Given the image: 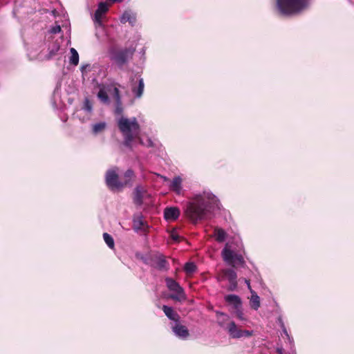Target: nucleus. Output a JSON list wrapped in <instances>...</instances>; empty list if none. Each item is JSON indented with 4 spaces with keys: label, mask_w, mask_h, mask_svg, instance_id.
I'll return each mask as SVG.
<instances>
[{
    "label": "nucleus",
    "mask_w": 354,
    "mask_h": 354,
    "mask_svg": "<svg viewBox=\"0 0 354 354\" xmlns=\"http://www.w3.org/2000/svg\"><path fill=\"white\" fill-rule=\"evenodd\" d=\"M216 209H219V201L209 191L193 195L185 207L186 216L193 223L209 218Z\"/></svg>",
    "instance_id": "nucleus-1"
},
{
    "label": "nucleus",
    "mask_w": 354,
    "mask_h": 354,
    "mask_svg": "<svg viewBox=\"0 0 354 354\" xmlns=\"http://www.w3.org/2000/svg\"><path fill=\"white\" fill-rule=\"evenodd\" d=\"M118 126L124 137V145L131 147L132 142L138 138L140 125L136 118H127L121 116L118 119Z\"/></svg>",
    "instance_id": "nucleus-2"
},
{
    "label": "nucleus",
    "mask_w": 354,
    "mask_h": 354,
    "mask_svg": "<svg viewBox=\"0 0 354 354\" xmlns=\"http://www.w3.org/2000/svg\"><path fill=\"white\" fill-rule=\"evenodd\" d=\"M310 0H277L279 11L284 15L297 14L306 9Z\"/></svg>",
    "instance_id": "nucleus-3"
},
{
    "label": "nucleus",
    "mask_w": 354,
    "mask_h": 354,
    "mask_svg": "<svg viewBox=\"0 0 354 354\" xmlns=\"http://www.w3.org/2000/svg\"><path fill=\"white\" fill-rule=\"evenodd\" d=\"M106 184L112 191H119L128 185V181L120 180L118 176V168L114 167L106 171Z\"/></svg>",
    "instance_id": "nucleus-4"
},
{
    "label": "nucleus",
    "mask_w": 354,
    "mask_h": 354,
    "mask_svg": "<svg viewBox=\"0 0 354 354\" xmlns=\"http://www.w3.org/2000/svg\"><path fill=\"white\" fill-rule=\"evenodd\" d=\"M221 255L224 261L233 267L236 266H243L245 263L242 255L232 250L228 243H227L223 249Z\"/></svg>",
    "instance_id": "nucleus-5"
},
{
    "label": "nucleus",
    "mask_w": 354,
    "mask_h": 354,
    "mask_svg": "<svg viewBox=\"0 0 354 354\" xmlns=\"http://www.w3.org/2000/svg\"><path fill=\"white\" fill-rule=\"evenodd\" d=\"M165 281L168 289L174 292L170 296L172 299L181 301L186 299L184 290L178 283L171 278H166Z\"/></svg>",
    "instance_id": "nucleus-6"
},
{
    "label": "nucleus",
    "mask_w": 354,
    "mask_h": 354,
    "mask_svg": "<svg viewBox=\"0 0 354 354\" xmlns=\"http://www.w3.org/2000/svg\"><path fill=\"white\" fill-rule=\"evenodd\" d=\"M109 5V4L107 2H101L98 5V8L94 15L93 20L95 23L99 26L102 25V19L106 12L108 11Z\"/></svg>",
    "instance_id": "nucleus-7"
},
{
    "label": "nucleus",
    "mask_w": 354,
    "mask_h": 354,
    "mask_svg": "<svg viewBox=\"0 0 354 354\" xmlns=\"http://www.w3.org/2000/svg\"><path fill=\"white\" fill-rule=\"evenodd\" d=\"M132 55V52L129 50H124L117 52L112 57L115 63L119 66H122L128 60L129 57Z\"/></svg>",
    "instance_id": "nucleus-8"
},
{
    "label": "nucleus",
    "mask_w": 354,
    "mask_h": 354,
    "mask_svg": "<svg viewBox=\"0 0 354 354\" xmlns=\"http://www.w3.org/2000/svg\"><path fill=\"white\" fill-rule=\"evenodd\" d=\"M169 182V187L171 191L175 192L177 195L183 194V179L180 176H175Z\"/></svg>",
    "instance_id": "nucleus-9"
},
{
    "label": "nucleus",
    "mask_w": 354,
    "mask_h": 354,
    "mask_svg": "<svg viewBox=\"0 0 354 354\" xmlns=\"http://www.w3.org/2000/svg\"><path fill=\"white\" fill-rule=\"evenodd\" d=\"M174 334L181 339H186L189 336V331L186 326L180 324L178 322L172 327Z\"/></svg>",
    "instance_id": "nucleus-10"
},
{
    "label": "nucleus",
    "mask_w": 354,
    "mask_h": 354,
    "mask_svg": "<svg viewBox=\"0 0 354 354\" xmlns=\"http://www.w3.org/2000/svg\"><path fill=\"white\" fill-rule=\"evenodd\" d=\"M154 266L160 270H167L169 269V263L165 257L162 254H158L153 259Z\"/></svg>",
    "instance_id": "nucleus-11"
},
{
    "label": "nucleus",
    "mask_w": 354,
    "mask_h": 354,
    "mask_svg": "<svg viewBox=\"0 0 354 354\" xmlns=\"http://www.w3.org/2000/svg\"><path fill=\"white\" fill-rule=\"evenodd\" d=\"M120 22L126 24L129 22L131 26H134L136 22V15L131 10H126L120 17Z\"/></svg>",
    "instance_id": "nucleus-12"
},
{
    "label": "nucleus",
    "mask_w": 354,
    "mask_h": 354,
    "mask_svg": "<svg viewBox=\"0 0 354 354\" xmlns=\"http://www.w3.org/2000/svg\"><path fill=\"white\" fill-rule=\"evenodd\" d=\"M225 329L227 330L231 337L236 339L240 338L241 329L238 328L234 322H229Z\"/></svg>",
    "instance_id": "nucleus-13"
},
{
    "label": "nucleus",
    "mask_w": 354,
    "mask_h": 354,
    "mask_svg": "<svg viewBox=\"0 0 354 354\" xmlns=\"http://www.w3.org/2000/svg\"><path fill=\"white\" fill-rule=\"evenodd\" d=\"M180 210L178 207H167L165 209L164 216L166 220L174 221L178 218Z\"/></svg>",
    "instance_id": "nucleus-14"
},
{
    "label": "nucleus",
    "mask_w": 354,
    "mask_h": 354,
    "mask_svg": "<svg viewBox=\"0 0 354 354\" xmlns=\"http://www.w3.org/2000/svg\"><path fill=\"white\" fill-rule=\"evenodd\" d=\"M227 303L231 305L234 310L242 306V302L240 297L236 295H228L225 297Z\"/></svg>",
    "instance_id": "nucleus-15"
},
{
    "label": "nucleus",
    "mask_w": 354,
    "mask_h": 354,
    "mask_svg": "<svg viewBox=\"0 0 354 354\" xmlns=\"http://www.w3.org/2000/svg\"><path fill=\"white\" fill-rule=\"evenodd\" d=\"M111 91L113 92V88L111 86H103L100 88L97 93V97L103 103H108L109 101L108 93H111Z\"/></svg>",
    "instance_id": "nucleus-16"
},
{
    "label": "nucleus",
    "mask_w": 354,
    "mask_h": 354,
    "mask_svg": "<svg viewBox=\"0 0 354 354\" xmlns=\"http://www.w3.org/2000/svg\"><path fill=\"white\" fill-rule=\"evenodd\" d=\"M113 97L116 101V107L115 109V113L116 115H121L123 111V108L122 106L121 99L120 96L119 90L117 87H113Z\"/></svg>",
    "instance_id": "nucleus-17"
},
{
    "label": "nucleus",
    "mask_w": 354,
    "mask_h": 354,
    "mask_svg": "<svg viewBox=\"0 0 354 354\" xmlns=\"http://www.w3.org/2000/svg\"><path fill=\"white\" fill-rule=\"evenodd\" d=\"M145 189L142 187H137L134 191V203L137 205H141L142 203V199L145 195Z\"/></svg>",
    "instance_id": "nucleus-18"
},
{
    "label": "nucleus",
    "mask_w": 354,
    "mask_h": 354,
    "mask_svg": "<svg viewBox=\"0 0 354 354\" xmlns=\"http://www.w3.org/2000/svg\"><path fill=\"white\" fill-rule=\"evenodd\" d=\"M162 310L166 315V316L171 320H174L176 322H178L179 320V316L177 313H176L173 308L169 307L167 306L164 305L162 306Z\"/></svg>",
    "instance_id": "nucleus-19"
},
{
    "label": "nucleus",
    "mask_w": 354,
    "mask_h": 354,
    "mask_svg": "<svg viewBox=\"0 0 354 354\" xmlns=\"http://www.w3.org/2000/svg\"><path fill=\"white\" fill-rule=\"evenodd\" d=\"M216 319H217V322L218 324V325L224 328H225V327L227 326V322H229V316L223 313H221V312H219V311H216Z\"/></svg>",
    "instance_id": "nucleus-20"
},
{
    "label": "nucleus",
    "mask_w": 354,
    "mask_h": 354,
    "mask_svg": "<svg viewBox=\"0 0 354 354\" xmlns=\"http://www.w3.org/2000/svg\"><path fill=\"white\" fill-rule=\"evenodd\" d=\"M251 297L250 304L252 308L257 310L260 307V298L257 292L252 289H250Z\"/></svg>",
    "instance_id": "nucleus-21"
},
{
    "label": "nucleus",
    "mask_w": 354,
    "mask_h": 354,
    "mask_svg": "<svg viewBox=\"0 0 354 354\" xmlns=\"http://www.w3.org/2000/svg\"><path fill=\"white\" fill-rule=\"evenodd\" d=\"M214 236L217 241L223 242L226 238V233L223 230L217 227L214 230Z\"/></svg>",
    "instance_id": "nucleus-22"
},
{
    "label": "nucleus",
    "mask_w": 354,
    "mask_h": 354,
    "mask_svg": "<svg viewBox=\"0 0 354 354\" xmlns=\"http://www.w3.org/2000/svg\"><path fill=\"white\" fill-rule=\"evenodd\" d=\"M144 81L142 78H140L138 86L137 88H133L132 91L136 95V97H140L144 91Z\"/></svg>",
    "instance_id": "nucleus-23"
},
{
    "label": "nucleus",
    "mask_w": 354,
    "mask_h": 354,
    "mask_svg": "<svg viewBox=\"0 0 354 354\" xmlns=\"http://www.w3.org/2000/svg\"><path fill=\"white\" fill-rule=\"evenodd\" d=\"M70 52H71V57L69 58V62L72 65L77 66L78 64V63H79V55H78V53L73 48H71L70 49Z\"/></svg>",
    "instance_id": "nucleus-24"
},
{
    "label": "nucleus",
    "mask_w": 354,
    "mask_h": 354,
    "mask_svg": "<svg viewBox=\"0 0 354 354\" xmlns=\"http://www.w3.org/2000/svg\"><path fill=\"white\" fill-rule=\"evenodd\" d=\"M145 225L143 218L142 216H137L133 218V227L136 230H139L142 228Z\"/></svg>",
    "instance_id": "nucleus-25"
},
{
    "label": "nucleus",
    "mask_w": 354,
    "mask_h": 354,
    "mask_svg": "<svg viewBox=\"0 0 354 354\" xmlns=\"http://www.w3.org/2000/svg\"><path fill=\"white\" fill-rule=\"evenodd\" d=\"M223 274L227 278L229 281H234L236 280V273L232 269H226L223 270Z\"/></svg>",
    "instance_id": "nucleus-26"
},
{
    "label": "nucleus",
    "mask_w": 354,
    "mask_h": 354,
    "mask_svg": "<svg viewBox=\"0 0 354 354\" xmlns=\"http://www.w3.org/2000/svg\"><path fill=\"white\" fill-rule=\"evenodd\" d=\"M106 127V124L104 122L96 123L93 125V128H92L93 132L95 134L100 133L105 129Z\"/></svg>",
    "instance_id": "nucleus-27"
},
{
    "label": "nucleus",
    "mask_w": 354,
    "mask_h": 354,
    "mask_svg": "<svg viewBox=\"0 0 354 354\" xmlns=\"http://www.w3.org/2000/svg\"><path fill=\"white\" fill-rule=\"evenodd\" d=\"M196 269V265L192 262H188L185 265L184 270L187 274H191L195 272Z\"/></svg>",
    "instance_id": "nucleus-28"
},
{
    "label": "nucleus",
    "mask_w": 354,
    "mask_h": 354,
    "mask_svg": "<svg viewBox=\"0 0 354 354\" xmlns=\"http://www.w3.org/2000/svg\"><path fill=\"white\" fill-rule=\"evenodd\" d=\"M103 238L105 241V243L107 244V245L110 248H113L114 247V241L112 236L109 234L108 233H104L103 234Z\"/></svg>",
    "instance_id": "nucleus-29"
},
{
    "label": "nucleus",
    "mask_w": 354,
    "mask_h": 354,
    "mask_svg": "<svg viewBox=\"0 0 354 354\" xmlns=\"http://www.w3.org/2000/svg\"><path fill=\"white\" fill-rule=\"evenodd\" d=\"M234 313L235 315L236 316V317L239 320H241V321H246L247 320V319L245 317L244 313L243 312L242 306L239 307V308L234 309Z\"/></svg>",
    "instance_id": "nucleus-30"
},
{
    "label": "nucleus",
    "mask_w": 354,
    "mask_h": 354,
    "mask_svg": "<svg viewBox=\"0 0 354 354\" xmlns=\"http://www.w3.org/2000/svg\"><path fill=\"white\" fill-rule=\"evenodd\" d=\"M83 109L88 113L93 111V104L88 98L84 100Z\"/></svg>",
    "instance_id": "nucleus-31"
},
{
    "label": "nucleus",
    "mask_w": 354,
    "mask_h": 354,
    "mask_svg": "<svg viewBox=\"0 0 354 354\" xmlns=\"http://www.w3.org/2000/svg\"><path fill=\"white\" fill-rule=\"evenodd\" d=\"M124 178H125V180L124 181H128V185H129L130 183V181H131V178L133 176V171L131 169H128L124 173Z\"/></svg>",
    "instance_id": "nucleus-32"
},
{
    "label": "nucleus",
    "mask_w": 354,
    "mask_h": 354,
    "mask_svg": "<svg viewBox=\"0 0 354 354\" xmlns=\"http://www.w3.org/2000/svg\"><path fill=\"white\" fill-rule=\"evenodd\" d=\"M278 322H279V324H280V326H281V327L282 328V330H283V333H284V335L286 336H287L288 337V339H290V337H289V335L288 333V331H287V330H286V327L284 326V324H283V322L282 321V319L281 317L278 318Z\"/></svg>",
    "instance_id": "nucleus-33"
},
{
    "label": "nucleus",
    "mask_w": 354,
    "mask_h": 354,
    "mask_svg": "<svg viewBox=\"0 0 354 354\" xmlns=\"http://www.w3.org/2000/svg\"><path fill=\"white\" fill-rule=\"evenodd\" d=\"M240 338L241 337H250L252 336L253 332L252 331H250V330H241L240 331Z\"/></svg>",
    "instance_id": "nucleus-34"
},
{
    "label": "nucleus",
    "mask_w": 354,
    "mask_h": 354,
    "mask_svg": "<svg viewBox=\"0 0 354 354\" xmlns=\"http://www.w3.org/2000/svg\"><path fill=\"white\" fill-rule=\"evenodd\" d=\"M139 142L141 145L147 146V147H151L153 145V142L151 139L148 138L147 139V141L145 142L142 139L139 138Z\"/></svg>",
    "instance_id": "nucleus-35"
},
{
    "label": "nucleus",
    "mask_w": 354,
    "mask_h": 354,
    "mask_svg": "<svg viewBox=\"0 0 354 354\" xmlns=\"http://www.w3.org/2000/svg\"><path fill=\"white\" fill-rule=\"evenodd\" d=\"M61 31V27L59 25H55L52 27L50 30V32L53 34H57Z\"/></svg>",
    "instance_id": "nucleus-36"
},
{
    "label": "nucleus",
    "mask_w": 354,
    "mask_h": 354,
    "mask_svg": "<svg viewBox=\"0 0 354 354\" xmlns=\"http://www.w3.org/2000/svg\"><path fill=\"white\" fill-rule=\"evenodd\" d=\"M230 282V286L228 288V290L230 291L235 290L237 287V281L236 280L234 281H229Z\"/></svg>",
    "instance_id": "nucleus-37"
},
{
    "label": "nucleus",
    "mask_w": 354,
    "mask_h": 354,
    "mask_svg": "<svg viewBox=\"0 0 354 354\" xmlns=\"http://www.w3.org/2000/svg\"><path fill=\"white\" fill-rule=\"evenodd\" d=\"M171 237L174 241H178L180 239L179 236L174 232L171 234Z\"/></svg>",
    "instance_id": "nucleus-38"
},
{
    "label": "nucleus",
    "mask_w": 354,
    "mask_h": 354,
    "mask_svg": "<svg viewBox=\"0 0 354 354\" xmlns=\"http://www.w3.org/2000/svg\"><path fill=\"white\" fill-rule=\"evenodd\" d=\"M123 0H107V3L109 4H111L112 3H114V2H122Z\"/></svg>",
    "instance_id": "nucleus-39"
},
{
    "label": "nucleus",
    "mask_w": 354,
    "mask_h": 354,
    "mask_svg": "<svg viewBox=\"0 0 354 354\" xmlns=\"http://www.w3.org/2000/svg\"><path fill=\"white\" fill-rule=\"evenodd\" d=\"M245 282L246 283V286H248V289L250 290L252 289L250 283V281L248 279H245Z\"/></svg>",
    "instance_id": "nucleus-40"
},
{
    "label": "nucleus",
    "mask_w": 354,
    "mask_h": 354,
    "mask_svg": "<svg viewBox=\"0 0 354 354\" xmlns=\"http://www.w3.org/2000/svg\"><path fill=\"white\" fill-rule=\"evenodd\" d=\"M160 177L165 182L169 181V179L166 176H160Z\"/></svg>",
    "instance_id": "nucleus-41"
},
{
    "label": "nucleus",
    "mask_w": 354,
    "mask_h": 354,
    "mask_svg": "<svg viewBox=\"0 0 354 354\" xmlns=\"http://www.w3.org/2000/svg\"><path fill=\"white\" fill-rule=\"evenodd\" d=\"M87 66H88V65H86V66H82V67H81V70H82V71L83 72V71H84V69H86V68Z\"/></svg>",
    "instance_id": "nucleus-42"
},
{
    "label": "nucleus",
    "mask_w": 354,
    "mask_h": 354,
    "mask_svg": "<svg viewBox=\"0 0 354 354\" xmlns=\"http://www.w3.org/2000/svg\"><path fill=\"white\" fill-rule=\"evenodd\" d=\"M278 353H279V354H282V350L281 349H278Z\"/></svg>",
    "instance_id": "nucleus-43"
}]
</instances>
